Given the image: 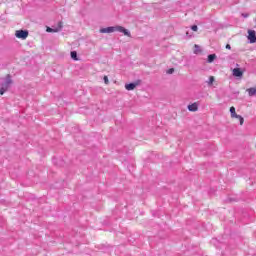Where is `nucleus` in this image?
<instances>
[{"instance_id":"obj_3","label":"nucleus","mask_w":256,"mask_h":256,"mask_svg":"<svg viewBox=\"0 0 256 256\" xmlns=\"http://www.w3.org/2000/svg\"><path fill=\"white\" fill-rule=\"evenodd\" d=\"M15 37H17V39L25 40L29 37V31H27V30H16Z\"/></svg>"},{"instance_id":"obj_4","label":"nucleus","mask_w":256,"mask_h":256,"mask_svg":"<svg viewBox=\"0 0 256 256\" xmlns=\"http://www.w3.org/2000/svg\"><path fill=\"white\" fill-rule=\"evenodd\" d=\"M61 29H63V22H58V28H47L46 31L47 33H59V31H61Z\"/></svg>"},{"instance_id":"obj_10","label":"nucleus","mask_w":256,"mask_h":256,"mask_svg":"<svg viewBox=\"0 0 256 256\" xmlns=\"http://www.w3.org/2000/svg\"><path fill=\"white\" fill-rule=\"evenodd\" d=\"M135 87H137V84H135V83H130V84L125 85V89L127 91H133L135 89Z\"/></svg>"},{"instance_id":"obj_19","label":"nucleus","mask_w":256,"mask_h":256,"mask_svg":"<svg viewBox=\"0 0 256 256\" xmlns=\"http://www.w3.org/2000/svg\"><path fill=\"white\" fill-rule=\"evenodd\" d=\"M191 29H192V31H197V30H198V27H197V25H193V26L191 27Z\"/></svg>"},{"instance_id":"obj_12","label":"nucleus","mask_w":256,"mask_h":256,"mask_svg":"<svg viewBox=\"0 0 256 256\" xmlns=\"http://www.w3.org/2000/svg\"><path fill=\"white\" fill-rule=\"evenodd\" d=\"M71 59H73L74 61H79V58L77 57V52L76 51L71 52Z\"/></svg>"},{"instance_id":"obj_11","label":"nucleus","mask_w":256,"mask_h":256,"mask_svg":"<svg viewBox=\"0 0 256 256\" xmlns=\"http://www.w3.org/2000/svg\"><path fill=\"white\" fill-rule=\"evenodd\" d=\"M215 59H217V55L215 54L208 55V63H213Z\"/></svg>"},{"instance_id":"obj_2","label":"nucleus","mask_w":256,"mask_h":256,"mask_svg":"<svg viewBox=\"0 0 256 256\" xmlns=\"http://www.w3.org/2000/svg\"><path fill=\"white\" fill-rule=\"evenodd\" d=\"M11 83H13V80H11V76H7L6 83H3L0 88V95H5L6 91L9 90V87H11Z\"/></svg>"},{"instance_id":"obj_1","label":"nucleus","mask_w":256,"mask_h":256,"mask_svg":"<svg viewBox=\"0 0 256 256\" xmlns=\"http://www.w3.org/2000/svg\"><path fill=\"white\" fill-rule=\"evenodd\" d=\"M230 117L231 119H238L240 125H243V123H245V119L243 118V116L238 115L234 106L230 107Z\"/></svg>"},{"instance_id":"obj_17","label":"nucleus","mask_w":256,"mask_h":256,"mask_svg":"<svg viewBox=\"0 0 256 256\" xmlns=\"http://www.w3.org/2000/svg\"><path fill=\"white\" fill-rule=\"evenodd\" d=\"M104 83L105 85H109V77L104 76Z\"/></svg>"},{"instance_id":"obj_16","label":"nucleus","mask_w":256,"mask_h":256,"mask_svg":"<svg viewBox=\"0 0 256 256\" xmlns=\"http://www.w3.org/2000/svg\"><path fill=\"white\" fill-rule=\"evenodd\" d=\"M215 83V77L210 76L208 84L213 85Z\"/></svg>"},{"instance_id":"obj_15","label":"nucleus","mask_w":256,"mask_h":256,"mask_svg":"<svg viewBox=\"0 0 256 256\" xmlns=\"http://www.w3.org/2000/svg\"><path fill=\"white\" fill-rule=\"evenodd\" d=\"M122 33H123L124 35H126V37H131V32H129V30H127V29H125V28H124V30L122 31Z\"/></svg>"},{"instance_id":"obj_8","label":"nucleus","mask_w":256,"mask_h":256,"mask_svg":"<svg viewBox=\"0 0 256 256\" xmlns=\"http://www.w3.org/2000/svg\"><path fill=\"white\" fill-rule=\"evenodd\" d=\"M233 75L234 77H243V71L240 68H234Z\"/></svg>"},{"instance_id":"obj_5","label":"nucleus","mask_w":256,"mask_h":256,"mask_svg":"<svg viewBox=\"0 0 256 256\" xmlns=\"http://www.w3.org/2000/svg\"><path fill=\"white\" fill-rule=\"evenodd\" d=\"M248 40L250 43H256L255 30H248Z\"/></svg>"},{"instance_id":"obj_7","label":"nucleus","mask_w":256,"mask_h":256,"mask_svg":"<svg viewBox=\"0 0 256 256\" xmlns=\"http://www.w3.org/2000/svg\"><path fill=\"white\" fill-rule=\"evenodd\" d=\"M100 33H115V27L102 28Z\"/></svg>"},{"instance_id":"obj_14","label":"nucleus","mask_w":256,"mask_h":256,"mask_svg":"<svg viewBox=\"0 0 256 256\" xmlns=\"http://www.w3.org/2000/svg\"><path fill=\"white\" fill-rule=\"evenodd\" d=\"M124 27H122V26H116L115 27V31H119V33H123V31H124Z\"/></svg>"},{"instance_id":"obj_13","label":"nucleus","mask_w":256,"mask_h":256,"mask_svg":"<svg viewBox=\"0 0 256 256\" xmlns=\"http://www.w3.org/2000/svg\"><path fill=\"white\" fill-rule=\"evenodd\" d=\"M194 53H201V47H199L197 44L194 45Z\"/></svg>"},{"instance_id":"obj_6","label":"nucleus","mask_w":256,"mask_h":256,"mask_svg":"<svg viewBox=\"0 0 256 256\" xmlns=\"http://www.w3.org/2000/svg\"><path fill=\"white\" fill-rule=\"evenodd\" d=\"M188 110L195 113V111H199V104L197 102H194L193 104L188 105Z\"/></svg>"},{"instance_id":"obj_18","label":"nucleus","mask_w":256,"mask_h":256,"mask_svg":"<svg viewBox=\"0 0 256 256\" xmlns=\"http://www.w3.org/2000/svg\"><path fill=\"white\" fill-rule=\"evenodd\" d=\"M168 75H172V73H175V69L173 68H170L168 71H167Z\"/></svg>"},{"instance_id":"obj_20","label":"nucleus","mask_w":256,"mask_h":256,"mask_svg":"<svg viewBox=\"0 0 256 256\" xmlns=\"http://www.w3.org/2000/svg\"><path fill=\"white\" fill-rule=\"evenodd\" d=\"M226 49L231 50V45H230V44H227V45H226Z\"/></svg>"},{"instance_id":"obj_9","label":"nucleus","mask_w":256,"mask_h":256,"mask_svg":"<svg viewBox=\"0 0 256 256\" xmlns=\"http://www.w3.org/2000/svg\"><path fill=\"white\" fill-rule=\"evenodd\" d=\"M246 91H247L249 97H254V95L256 96V87L248 88Z\"/></svg>"}]
</instances>
